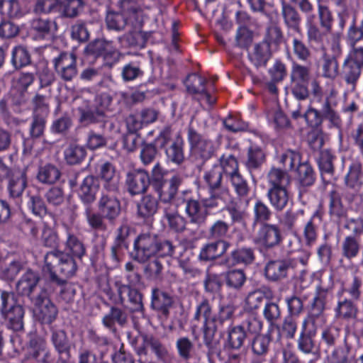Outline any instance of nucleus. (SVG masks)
<instances>
[{
  "label": "nucleus",
  "mask_w": 363,
  "mask_h": 363,
  "mask_svg": "<svg viewBox=\"0 0 363 363\" xmlns=\"http://www.w3.org/2000/svg\"><path fill=\"white\" fill-rule=\"evenodd\" d=\"M281 16L288 30L298 34L302 33V18L298 11L294 6L283 1L281 2Z\"/></svg>",
  "instance_id": "obj_28"
},
{
  "label": "nucleus",
  "mask_w": 363,
  "mask_h": 363,
  "mask_svg": "<svg viewBox=\"0 0 363 363\" xmlns=\"http://www.w3.org/2000/svg\"><path fill=\"white\" fill-rule=\"evenodd\" d=\"M79 121L84 125H89L100 121L104 118V111L101 109H97L94 105L79 107Z\"/></svg>",
  "instance_id": "obj_52"
},
{
  "label": "nucleus",
  "mask_w": 363,
  "mask_h": 363,
  "mask_svg": "<svg viewBox=\"0 0 363 363\" xmlns=\"http://www.w3.org/2000/svg\"><path fill=\"white\" fill-rule=\"evenodd\" d=\"M40 279L37 272L30 269L26 271L16 283V289L18 294L26 296L30 302L36 300L39 295L41 296L43 293L47 291L45 288L38 284Z\"/></svg>",
  "instance_id": "obj_13"
},
{
  "label": "nucleus",
  "mask_w": 363,
  "mask_h": 363,
  "mask_svg": "<svg viewBox=\"0 0 363 363\" xmlns=\"http://www.w3.org/2000/svg\"><path fill=\"white\" fill-rule=\"evenodd\" d=\"M354 301L352 298H346L339 300L334 309L335 318L345 321L357 319L359 308Z\"/></svg>",
  "instance_id": "obj_33"
},
{
  "label": "nucleus",
  "mask_w": 363,
  "mask_h": 363,
  "mask_svg": "<svg viewBox=\"0 0 363 363\" xmlns=\"http://www.w3.org/2000/svg\"><path fill=\"white\" fill-rule=\"evenodd\" d=\"M26 359H34L39 363H51V352L45 339L39 336L30 338Z\"/></svg>",
  "instance_id": "obj_19"
},
{
  "label": "nucleus",
  "mask_w": 363,
  "mask_h": 363,
  "mask_svg": "<svg viewBox=\"0 0 363 363\" xmlns=\"http://www.w3.org/2000/svg\"><path fill=\"white\" fill-rule=\"evenodd\" d=\"M54 69L59 78L65 82H72L78 74L76 55L62 52L52 60Z\"/></svg>",
  "instance_id": "obj_12"
},
{
  "label": "nucleus",
  "mask_w": 363,
  "mask_h": 363,
  "mask_svg": "<svg viewBox=\"0 0 363 363\" xmlns=\"http://www.w3.org/2000/svg\"><path fill=\"white\" fill-rule=\"evenodd\" d=\"M347 187L354 192H359L363 186V168L359 162H354L349 167L345 179Z\"/></svg>",
  "instance_id": "obj_34"
},
{
  "label": "nucleus",
  "mask_w": 363,
  "mask_h": 363,
  "mask_svg": "<svg viewBox=\"0 0 363 363\" xmlns=\"http://www.w3.org/2000/svg\"><path fill=\"white\" fill-rule=\"evenodd\" d=\"M230 243L227 240H213L203 245L201 248L199 258L201 261H213L224 255Z\"/></svg>",
  "instance_id": "obj_26"
},
{
  "label": "nucleus",
  "mask_w": 363,
  "mask_h": 363,
  "mask_svg": "<svg viewBox=\"0 0 363 363\" xmlns=\"http://www.w3.org/2000/svg\"><path fill=\"white\" fill-rule=\"evenodd\" d=\"M297 262L296 259L291 258L270 260L264 267L265 277L270 281H280L294 270Z\"/></svg>",
  "instance_id": "obj_14"
},
{
  "label": "nucleus",
  "mask_w": 363,
  "mask_h": 363,
  "mask_svg": "<svg viewBox=\"0 0 363 363\" xmlns=\"http://www.w3.org/2000/svg\"><path fill=\"white\" fill-rule=\"evenodd\" d=\"M24 313V308L19 303L1 315L6 322L7 328L17 332L23 329Z\"/></svg>",
  "instance_id": "obj_35"
},
{
  "label": "nucleus",
  "mask_w": 363,
  "mask_h": 363,
  "mask_svg": "<svg viewBox=\"0 0 363 363\" xmlns=\"http://www.w3.org/2000/svg\"><path fill=\"white\" fill-rule=\"evenodd\" d=\"M362 245L356 236H345L341 243V255L348 260H352L360 253Z\"/></svg>",
  "instance_id": "obj_46"
},
{
  "label": "nucleus",
  "mask_w": 363,
  "mask_h": 363,
  "mask_svg": "<svg viewBox=\"0 0 363 363\" xmlns=\"http://www.w3.org/2000/svg\"><path fill=\"white\" fill-rule=\"evenodd\" d=\"M206 83V78L195 73L189 74L184 81L187 92L192 95L194 99L199 102L206 100L208 105L213 106L216 104V99L207 91Z\"/></svg>",
  "instance_id": "obj_15"
},
{
  "label": "nucleus",
  "mask_w": 363,
  "mask_h": 363,
  "mask_svg": "<svg viewBox=\"0 0 363 363\" xmlns=\"http://www.w3.org/2000/svg\"><path fill=\"white\" fill-rule=\"evenodd\" d=\"M230 230L229 224L223 220H216L208 228L206 237L212 240H225Z\"/></svg>",
  "instance_id": "obj_51"
},
{
  "label": "nucleus",
  "mask_w": 363,
  "mask_h": 363,
  "mask_svg": "<svg viewBox=\"0 0 363 363\" xmlns=\"http://www.w3.org/2000/svg\"><path fill=\"white\" fill-rule=\"evenodd\" d=\"M173 303L174 298L170 294L157 287L152 289L151 308L159 312L165 319L168 318Z\"/></svg>",
  "instance_id": "obj_25"
},
{
  "label": "nucleus",
  "mask_w": 363,
  "mask_h": 363,
  "mask_svg": "<svg viewBox=\"0 0 363 363\" xmlns=\"http://www.w3.org/2000/svg\"><path fill=\"white\" fill-rule=\"evenodd\" d=\"M267 196L271 206L277 211H283L289 203V189H267Z\"/></svg>",
  "instance_id": "obj_43"
},
{
  "label": "nucleus",
  "mask_w": 363,
  "mask_h": 363,
  "mask_svg": "<svg viewBox=\"0 0 363 363\" xmlns=\"http://www.w3.org/2000/svg\"><path fill=\"white\" fill-rule=\"evenodd\" d=\"M133 258L144 263L155 256L160 257H173L175 245L167 239H159L155 234L143 233L134 241Z\"/></svg>",
  "instance_id": "obj_2"
},
{
  "label": "nucleus",
  "mask_w": 363,
  "mask_h": 363,
  "mask_svg": "<svg viewBox=\"0 0 363 363\" xmlns=\"http://www.w3.org/2000/svg\"><path fill=\"white\" fill-rule=\"evenodd\" d=\"M164 217L172 230L180 233L186 230V220L177 210L171 211L168 208H165Z\"/></svg>",
  "instance_id": "obj_55"
},
{
  "label": "nucleus",
  "mask_w": 363,
  "mask_h": 363,
  "mask_svg": "<svg viewBox=\"0 0 363 363\" xmlns=\"http://www.w3.org/2000/svg\"><path fill=\"white\" fill-rule=\"evenodd\" d=\"M266 154L261 146L251 144L247 149L245 166L252 172L259 169L265 162Z\"/></svg>",
  "instance_id": "obj_38"
},
{
  "label": "nucleus",
  "mask_w": 363,
  "mask_h": 363,
  "mask_svg": "<svg viewBox=\"0 0 363 363\" xmlns=\"http://www.w3.org/2000/svg\"><path fill=\"white\" fill-rule=\"evenodd\" d=\"M125 184L130 196L145 194L150 185V174L142 168L130 171L125 175Z\"/></svg>",
  "instance_id": "obj_16"
},
{
  "label": "nucleus",
  "mask_w": 363,
  "mask_h": 363,
  "mask_svg": "<svg viewBox=\"0 0 363 363\" xmlns=\"http://www.w3.org/2000/svg\"><path fill=\"white\" fill-rule=\"evenodd\" d=\"M339 73V63L337 59L330 57L329 54L323 55L322 74L328 79H335Z\"/></svg>",
  "instance_id": "obj_62"
},
{
  "label": "nucleus",
  "mask_w": 363,
  "mask_h": 363,
  "mask_svg": "<svg viewBox=\"0 0 363 363\" xmlns=\"http://www.w3.org/2000/svg\"><path fill=\"white\" fill-rule=\"evenodd\" d=\"M31 303L35 307L36 315L42 323L51 324L57 318L58 310L50 299L48 291L39 295Z\"/></svg>",
  "instance_id": "obj_17"
},
{
  "label": "nucleus",
  "mask_w": 363,
  "mask_h": 363,
  "mask_svg": "<svg viewBox=\"0 0 363 363\" xmlns=\"http://www.w3.org/2000/svg\"><path fill=\"white\" fill-rule=\"evenodd\" d=\"M215 314L213 311V306L210 301L203 298L196 307V311L194 315V319L196 320H201L203 319V343L206 347L208 339V328H211Z\"/></svg>",
  "instance_id": "obj_23"
},
{
  "label": "nucleus",
  "mask_w": 363,
  "mask_h": 363,
  "mask_svg": "<svg viewBox=\"0 0 363 363\" xmlns=\"http://www.w3.org/2000/svg\"><path fill=\"white\" fill-rule=\"evenodd\" d=\"M329 214L331 218L340 220L347 216V209L344 206L340 194L336 191H330Z\"/></svg>",
  "instance_id": "obj_47"
},
{
  "label": "nucleus",
  "mask_w": 363,
  "mask_h": 363,
  "mask_svg": "<svg viewBox=\"0 0 363 363\" xmlns=\"http://www.w3.org/2000/svg\"><path fill=\"white\" fill-rule=\"evenodd\" d=\"M222 204L210 196L200 200L190 198L185 201V213L189 223L199 228L206 223L209 211L219 208Z\"/></svg>",
  "instance_id": "obj_6"
},
{
  "label": "nucleus",
  "mask_w": 363,
  "mask_h": 363,
  "mask_svg": "<svg viewBox=\"0 0 363 363\" xmlns=\"http://www.w3.org/2000/svg\"><path fill=\"white\" fill-rule=\"evenodd\" d=\"M188 141L192 157L203 163L214 156L216 147L213 141L200 134L192 125V121L188 127Z\"/></svg>",
  "instance_id": "obj_8"
},
{
  "label": "nucleus",
  "mask_w": 363,
  "mask_h": 363,
  "mask_svg": "<svg viewBox=\"0 0 363 363\" xmlns=\"http://www.w3.org/2000/svg\"><path fill=\"white\" fill-rule=\"evenodd\" d=\"M218 166L222 169L223 174L227 177L239 172V164L237 158L232 154H223L218 159Z\"/></svg>",
  "instance_id": "obj_58"
},
{
  "label": "nucleus",
  "mask_w": 363,
  "mask_h": 363,
  "mask_svg": "<svg viewBox=\"0 0 363 363\" xmlns=\"http://www.w3.org/2000/svg\"><path fill=\"white\" fill-rule=\"evenodd\" d=\"M65 247L71 256L82 259L86 254V247L82 240L72 232H67Z\"/></svg>",
  "instance_id": "obj_49"
},
{
  "label": "nucleus",
  "mask_w": 363,
  "mask_h": 363,
  "mask_svg": "<svg viewBox=\"0 0 363 363\" xmlns=\"http://www.w3.org/2000/svg\"><path fill=\"white\" fill-rule=\"evenodd\" d=\"M353 272L352 279L349 281L345 291L350 295V298L358 301L362 295L361 289L363 285V279L359 274V268L357 266L352 267Z\"/></svg>",
  "instance_id": "obj_54"
},
{
  "label": "nucleus",
  "mask_w": 363,
  "mask_h": 363,
  "mask_svg": "<svg viewBox=\"0 0 363 363\" xmlns=\"http://www.w3.org/2000/svg\"><path fill=\"white\" fill-rule=\"evenodd\" d=\"M6 178V189L9 198L21 200L28 186L26 169H14Z\"/></svg>",
  "instance_id": "obj_18"
},
{
  "label": "nucleus",
  "mask_w": 363,
  "mask_h": 363,
  "mask_svg": "<svg viewBox=\"0 0 363 363\" xmlns=\"http://www.w3.org/2000/svg\"><path fill=\"white\" fill-rule=\"evenodd\" d=\"M45 115L33 113L30 124L29 134L32 139H38L43 136L46 126Z\"/></svg>",
  "instance_id": "obj_56"
},
{
  "label": "nucleus",
  "mask_w": 363,
  "mask_h": 363,
  "mask_svg": "<svg viewBox=\"0 0 363 363\" xmlns=\"http://www.w3.org/2000/svg\"><path fill=\"white\" fill-rule=\"evenodd\" d=\"M252 11L260 13L270 22H274L278 18V12L265 0H247Z\"/></svg>",
  "instance_id": "obj_50"
},
{
  "label": "nucleus",
  "mask_w": 363,
  "mask_h": 363,
  "mask_svg": "<svg viewBox=\"0 0 363 363\" xmlns=\"http://www.w3.org/2000/svg\"><path fill=\"white\" fill-rule=\"evenodd\" d=\"M228 178L233 186L235 192L240 199L247 197L250 191V187L247 181L242 177L240 172Z\"/></svg>",
  "instance_id": "obj_61"
},
{
  "label": "nucleus",
  "mask_w": 363,
  "mask_h": 363,
  "mask_svg": "<svg viewBox=\"0 0 363 363\" xmlns=\"http://www.w3.org/2000/svg\"><path fill=\"white\" fill-rule=\"evenodd\" d=\"M254 218L253 225L257 224L262 225L263 223H269L272 212L267 204L261 200H257L253 208Z\"/></svg>",
  "instance_id": "obj_59"
},
{
  "label": "nucleus",
  "mask_w": 363,
  "mask_h": 363,
  "mask_svg": "<svg viewBox=\"0 0 363 363\" xmlns=\"http://www.w3.org/2000/svg\"><path fill=\"white\" fill-rule=\"evenodd\" d=\"M144 340L147 345H150L157 359L165 361L168 359L169 355L168 350L158 338L154 336H144Z\"/></svg>",
  "instance_id": "obj_63"
},
{
  "label": "nucleus",
  "mask_w": 363,
  "mask_h": 363,
  "mask_svg": "<svg viewBox=\"0 0 363 363\" xmlns=\"http://www.w3.org/2000/svg\"><path fill=\"white\" fill-rule=\"evenodd\" d=\"M44 270L50 274V279L56 284H63L65 280L74 277L77 271L74 257L64 251L54 250L44 257Z\"/></svg>",
  "instance_id": "obj_3"
},
{
  "label": "nucleus",
  "mask_w": 363,
  "mask_h": 363,
  "mask_svg": "<svg viewBox=\"0 0 363 363\" xmlns=\"http://www.w3.org/2000/svg\"><path fill=\"white\" fill-rule=\"evenodd\" d=\"M350 50L345 60L363 67V47L359 46V42L347 39Z\"/></svg>",
  "instance_id": "obj_64"
},
{
  "label": "nucleus",
  "mask_w": 363,
  "mask_h": 363,
  "mask_svg": "<svg viewBox=\"0 0 363 363\" xmlns=\"http://www.w3.org/2000/svg\"><path fill=\"white\" fill-rule=\"evenodd\" d=\"M270 45L267 41L256 44L249 53L250 62L256 67H265L271 57Z\"/></svg>",
  "instance_id": "obj_37"
},
{
  "label": "nucleus",
  "mask_w": 363,
  "mask_h": 363,
  "mask_svg": "<svg viewBox=\"0 0 363 363\" xmlns=\"http://www.w3.org/2000/svg\"><path fill=\"white\" fill-rule=\"evenodd\" d=\"M99 188L100 184L97 177L89 175L83 179L78 191V196L84 208H93L92 204L96 199Z\"/></svg>",
  "instance_id": "obj_20"
},
{
  "label": "nucleus",
  "mask_w": 363,
  "mask_h": 363,
  "mask_svg": "<svg viewBox=\"0 0 363 363\" xmlns=\"http://www.w3.org/2000/svg\"><path fill=\"white\" fill-rule=\"evenodd\" d=\"M30 25L31 29L35 31L39 37L43 38L52 36L57 29L56 22L49 18H34L32 20Z\"/></svg>",
  "instance_id": "obj_40"
},
{
  "label": "nucleus",
  "mask_w": 363,
  "mask_h": 363,
  "mask_svg": "<svg viewBox=\"0 0 363 363\" xmlns=\"http://www.w3.org/2000/svg\"><path fill=\"white\" fill-rule=\"evenodd\" d=\"M86 155V149L77 144H70L64 150V158L66 162L70 165L80 164Z\"/></svg>",
  "instance_id": "obj_53"
},
{
  "label": "nucleus",
  "mask_w": 363,
  "mask_h": 363,
  "mask_svg": "<svg viewBox=\"0 0 363 363\" xmlns=\"http://www.w3.org/2000/svg\"><path fill=\"white\" fill-rule=\"evenodd\" d=\"M60 177L61 172L57 166L46 163L39 167L36 177L40 183L53 184L60 179Z\"/></svg>",
  "instance_id": "obj_44"
},
{
  "label": "nucleus",
  "mask_w": 363,
  "mask_h": 363,
  "mask_svg": "<svg viewBox=\"0 0 363 363\" xmlns=\"http://www.w3.org/2000/svg\"><path fill=\"white\" fill-rule=\"evenodd\" d=\"M183 182V178L179 174H174L169 181L152 187L157 194L158 199L164 203H170L178 193L179 186Z\"/></svg>",
  "instance_id": "obj_22"
},
{
  "label": "nucleus",
  "mask_w": 363,
  "mask_h": 363,
  "mask_svg": "<svg viewBox=\"0 0 363 363\" xmlns=\"http://www.w3.org/2000/svg\"><path fill=\"white\" fill-rule=\"evenodd\" d=\"M296 179L299 188H308L313 186L316 180V174L313 167L307 162L296 167Z\"/></svg>",
  "instance_id": "obj_39"
},
{
  "label": "nucleus",
  "mask_w": 363,
  "mask_h": 363,
  "mask_svg": "<svg viewBox=\"0 0 363 363\" xmlns=\"http://www.w3.org/2000/svg\"><path fill=\"white\" fill-rule=\"evenodd\" d=\"M336 156L332 150L325 149L320 151L317 163L324 182L330 183L335 180L334 164Z\"/></svg>",
  "instance_id": "obj_24"
},
{
  "label": "nucleus",
  "mask_w": 363,
  "mask_h": 363,
  "mask_svg": "<svg viewBox=\"0 0 363 363\" xmlns=\"http://www.w3.org/2000/svg\"><path fill=\"white\" fill-rule=\"evenodd\" d=\"M309 321L310 318L303 321L302 330L297 340V347L299 351L304 354H313L314 357L310 359L308 363H315L318 356L313 351L315 349V341L313 340L315 332L307 330V325Z\"/></svg>",
  "instance_id": "obj_27"
},
{
  "label": "nucleus",
  "mask_w": 363,
  "mask_h": 363,
  "mask_svg": "<svg viewBox=\"0 0 363 363\" xmlns=\"http://www.w3.org/2000/svg\"><path fill=\"white\" fill-rule=\"evenodd\" d=\"M223 171L218 164L204 171L203 180L207 186L208 195L225 203L230 196L228 188L223 186Z\"/></svg>",
  "instance_id": "obj_11"
},
{
  "label": "nucleus",
  "mask_w": 363,
  "mask_h": 363,
  "mask_svg": "<svg viewBox=\"0 0 363 363\" xmlns=\"http://www.w3.org/2000/svg\"><path fill=\"white\" fill-rule=\"evenodd\" d=\"M311 79V67L298 62H293L290 72V90L298 101H304L309 96L308 84Z\"/></svg>",
  "instance_id": "obj_9"
},
{
  "label": "nucleus",
  "mask_w": 363,
  "mask_h": 363,
  "mask_svg": "<svg viewBox=\"0 0 363 363\" xmlns=\"http://www.w3.org/2000/svg\"><path fill=\"white\" fill-rule=\"evenodd\" d=\"M235 308L231 305H223L219 307V310L215 314L211 328H208V339L206 344L208 348L207 354L208 357L216 352L217 343L214 341V337L217 331L228 328L232 326Z\"/></svg>",
  "instance_id": "obj_10"
},
{
  "label": "nucleus",
  "mask_w": 363,
  "mask_h": 363,
  "mask_svg": "<svg viewBox=\"0 0 363 363\" xmlns=\"http://www.w3.org/2000/svg\"><path fill=\"white\" fill-rule=\"evenodd\" d=\"M247 277L243 270L232 269L225 274L226 286L235 290H240L246 281Z\"/></svg>",
  "instance_id": "obj_60"
},
{
  "label": "nucleus",
  "mask_w": 363,
  "mask_h": 363,
  "mask_svg": "<svg viewBox=\"0 0 363 363\" xmlns=\"http://www.w3.org/2000/svg\"><path fill=\"white\" fill-rule=\"evenodd\" d=\"M121 11H108L106 16V25L108 30L120 32L128 26L136 28L139 22V14L142 12L135 0H120Z\"/></svg>",
  "instance_id": "obj_4"
},
{
  "label": "nucleus",
  "mask_w": 363,
  "mask_h": 363,
  "mask_svg": "<svg viewBox=\"0 0 363 363\" xmlns=\"http://www.w3.org/2000/svg\"><path fill=\"white\" fill-rule=\"evenodd\" d=\"M50 340L58 354L57 363H67L70 357L71 342L67 333L62 329H52Z\"/></svg>",
  "instance_id": "obj_21"
},
{
  "label": "nucleus",
  "mask_w": 363,
  "mask_h": 363,
  "mask_svg": "<svg viewBox=\"0 0 363 363\" xmlns=\"http://www.w3.org/2000/svg\"><path fill=\"white\" fill-rule=\"evenodd\" d=\"M158 199L150 194L143 196L137 205L138 216L143 218L153 216L158 210Z\"/></svg>",
  "instance_id": "obj_45"
},
{
  "label": "nucleus",
  "mask_w": 363,
  "mask_h": 363,
  "mask_svg": "<svg viewBox=\"0 0 363 363\" xmlns=\"http://www.w3.org/2000/svg\"><path fill=\"white\" fill-rule=\"evenodd\" d=\"M130 233V227L127 223H123L116 230V236L111 248V257L118 263L120 260V251L122 249H128V237Z\"/></svg>",
  "instance_id": "obj_29"
},
{
  "label": "nucleus",
  "mask_w": 363,
  "mask_h": 363,
  "mask_svg": "<svg viewBox=\"0 0 363 363\" xmlns=\"http://www.w3.org/2000/svg\"><path fill=\"white\" fill-rule=\"evenodd\" d=\"M268 189H289L291 177L286 170L272 167L267 175Z\"/></svg>",
  "instance_id": "obj_36"
},
{
  "label": "nucleus",
  "mask_w": 363,
  "mask_h": 363,
  "mask_svg": "<svg viewBox=\"0 0 363 363\" xmlns=\"http://www.w3.org/2000/svg\"><path fill=\"white\" fill-rule=\"evenodd\" d=\"M128 320V315L125 310L112 306L109 311L103 317V325L113 333L116 332V324L124 327Z\"/></svg>",
  "instance_id": "obj_30"
},
{
  "label": "nucleus",
  "mask_w": 363,
  "mask_h": 363,
  "mask_svg": "<svg viewBox=\"0 0 363 363\" xmlns=\"http://www.w3.org/2000/svg\"><path fill=\"white\" fill-rule=\"evenodd\" d=\"M87 337L89 341L99 350V357L103 359L111 347L110 340L105 336L99 335L93 330L88 331Z\"/></svg>",
  "instance_id": "obj_57"
},
{
  "label": "nucleus",
  "mask_w": 363,
  "mask_h": 363,
  "mask_svg": "<svg viewBox=\"0 0 363 363\" xmlns=\"http://www.w3.org/2000/svg\"><path fill=\"white\" fill-rule=\"evenodd\" d=\"M99 211L93 208H84L83 215L91 230L96 232L107 230V220L114 224L121 214V203L117 195L100 194L97 201Z\"/></svg>",
  "instance_id": "obj_1"
},
{
  "label": "nucleus",
  "mask_w": 363,
  "mask_h": 363,
  "mask_svg": "<svg viewBox=\"0 0 363 363\" xmlns=\"http://www.w3.org/2000/svg\"><path fill=\"white\" fill-rule=\"evenodd\" d=\"M362 67H359V65L344 60L341 77L352 90H354L356 88L362 74Z\"/></svg>",
  "instance_id": "obj_41"
},
{
  "label": "nucleus",
  "mask_w": 363,
  "mask_h": 363,
  "mask_svg": "<svg viewBox=\"0 0 363 363\" xmlns=\"http://www.w3.org/2000/svg\"><path fill=\"white\" fill-rule=\"evenodd\" d=\"M262 326V322L252 316L245 318L238 325L230 326L226 332L224 347L230 350H239L248 337L261 332Z\"/></svg>",
  "instance_id": "obj_5"
},
{
  "label": "nucleus",
  "mask_w": 363,
  "mask_h": 363,
  "mask_svg": "<svg viewBox=\"0 0 363 363\" xmlns=\"http://www.w3.org/2000/svg\"><path fill=\"white\" fill-rule=\"evenodd\" d=\"M255 259V256L252 248L240 247L231 252L230 255L222 261V264L228 267L239 264L248 265L252 264Z\"/></svg>",
  "instance_id": "obj_32"
},
{
  "label": "nucleus",
  "mask_w": 363,
  "mask_h": 363,
  "mask_svg": "<svg viewBox=\"0 0 363 363\" xmlns=\"http://www.w3.org/2000/svg\"><path fill=\"white\" fill-rule=\"evenodd\" d=\"M336 91L332 89L329 94L325 98H323V104L319 111L325 119L329 120L333 124L338 125L340 123V118L335 110L336 104L333 101V98L335 96Z\"/></svg>",
  "instance_id": "obj_42"
},
{
  "label": "nucleus",
  "mask_w": 363,
  "mask_h": 363,
  "mask_svg": "<svg viewBox=\"0 0 363 363\" xmlns=\"http://www.w3.org/2000/svg\"><path fill=\"white\" fill-rule=\"evenodd\" d=\"M284 240L281 228L277 224L263 223L260 225L252 238L253 244L260 252H267L279 247Z\"/></svg>",
  "instance_id": "obj_7"
},
{
  "label": "nucleus",
  "mask_w": 363,
  "mask_h": 363,
  "mask_svg": "<svg viewBox=\"0 0 363 363\" xmlns=\"http://www.w3.org/2000/svg\"><path fill=\"white\" fill-rule=\"evenodd\" d=\"M184 147V140L182 134L177 132L169 146L165 149L167 161L177 165L182 164L185 160Z\"/></svg>",
  "instance_id": "obj_31"
},
{
  "label": "nucleus",
  "mask_w": 363,
  "mask_h": 363,
  "mask_svg": "<svg viewBox=\"0 0 363 363\" xmlns=\"http://www.w3.org/2000/svg\"><path fill=\"white\" fill-rule=\"evenodd\" d=\"M255 334L251 341V349L252 353L258 357H264L269 350L272 342L271 335L267 334Z\"/></svg>",
  "instance_id": "obj_48"
}]
</instances>
